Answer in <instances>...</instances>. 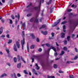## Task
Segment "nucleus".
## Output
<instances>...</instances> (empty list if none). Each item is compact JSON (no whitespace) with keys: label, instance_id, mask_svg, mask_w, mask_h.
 Wrapping results in <instances>:
<instances>
[{"label":"nucleus","instance_id":"1","mask_svg":"<svg viewBox=\"0 0 78 78\" xmlns=\"http://www.w3.org/2000/svg\"><path fill=\"white\" fill-rule=\"evenodd\" d=\"M38 2L39 3V5L38 6L33 8L34 9H35L38 12H39L40 11V7H41V3H44V0H39V1H38Z\"/></svg>","mask_w":78,"mask_h":78},{"label":"nucleus","instance_id":"2","mask_svg":"<svg viewBox=\"0 0 78 78\" xmlns=\"http://www.w3.org/2000/svg\"><path fill=\"white\" fill-rule=\"evenodd\" d=\"M22 36L23 37V40H21V44L22 46V49L23 50V45L25 44V38L24 37L25 36V33L24 31L22 32Z\"/></svg>","mask_w":78,"mask_h":78},{"label":"nucleus","instance_id":"3","mask_svg":"<svg viewBox=\"0 0 78 78\" xmlns=\"http://www.w3.org/2000/svg\"><path fill=\"white\" fill-rule=\"evenodd\" d=\"M50 47H51L50 48H49L48 50V52L49 53L51 50V49H52V50H53L54 51H55V52H56V50L55 49V47H53L52 46H51Z\"/></svg>","mask_w":78,"mask_h":78},{"label":"nucleus","instance_id":"4","mask_svg":"<svg viewBox=\"0 0 78 78\" xmlns=\"http://www.w3.org/2000/svg\"><path fill=\"white\" fill-rule=\"evenodd\" d=\"M57 22H55L54 23V25H52V27H56V25H57L58 24V23H59V22H61V19H59L57 21Z\"/></svg>","mask_w":78,"mask_h":78},{"label":"nucleus","instance_id":"5","mask_svg":"<svg viewBox=\"0 0 78 78\" xmlns=\"http://www.w3.org/2000/svg\"><path fill=\"white\" fill-rule=\"evenodd\" d=\"M34 20H35V22L38 23L39 21V19H38V18H36L35 19L34 18H32L31 19H30V22H32L34 21Z\"/></svg>","mask_w":78,"mask_h":78},{"label":"nucleus","instance_id":"6","mask_svg":"<svg viewBox=\"0 0 78 78\" xmlns=\"http://www.w3.org/2000/svg\"><path fill=\"white\" fill-rule=\"evenodd\" d=\"M32 57L35 58V59L37 60H39V57L37 55H33L32 56Z\"/></svg>","mask_w":78,"mask_h":78},{"label":"nucleus","instance_id":"7","mask_svg":"<svg viewBox=\"0 0 78 78\" xmlns=\"http://www.w3.org/2000/svg\"><path fill=\"white\" fill-rule=\"evenodd\" d=\"M5 50L8 54V56L9 57V49L8 48H5Z\"/></svg>","mask_w":78,"mask_h":78},{"label":"nucleus","instance_id":"8","mask_svg":"<svg viewBox=\"0 0 78 78\" xmlns=\"http://www.w3.org/2000/svg\"><path fill=\"white\" fill-rule=\"evenodd\" d=\"M16 46L18 47V48H20V44H19V42L16 41Z\"/></svg>","mask_w":78,"mask_h":78},{"label":"nucleus","instance_id":"9","mask_svg":"<svg viewBox=\"0 0 78 78\" xmlns=\"http://www.w3.org/2000/svg\"><path fill=\"white\" fill-rule=\"evenodd\" d=\"M54 34H55L53 33H52L51 34V35H52V37H49V39H53V36H54Z\"/></svg>","mask_w":78,"mask_h":78},{"label":"nucleus","instance_id":"10","mask_svg":"<svg viewBox=\"0 0 78 78\" xmlns=\"http://www.w3.org/2000/svg\"><path fill=\"white\" fill-rule=\"evenodd\" d=\"M7 76V74L5 73H4L2 75H1L0 76L1 78H3V77H4V76Z\"/></svg>","mask_w":78,"mask_h":78},{"label":"nucleus","instance_id":"11","mask_svg":"<svg viewBox=\"0 0 78 78\" xmlns=\"http://www.w3.org/2000/svg\"><path fill=\"white\" fill-rule=\"evenodd\" d=\"M2 33H3V27H1L0 29V34H2Z\"/></svg>","mask_w":78,"mask_h":78},{"label":"nucleus","instance_id":"12","mask_svg":"<svg viewBox=\"0 0 78 78\" xmlns=\"http://www.w3.org/2000/svg\"><path fill=\"white\" fill-rule=\"evenodd\" d=\"M17 68H18L19 69H20L21 67V63H18L17 65Z\"/></svg>","mask_w":78,"mask_h":78},{"label":"nucleus","instance_id":"13","mask_svg":"<svg viewBox=\"0 0 78 78\" xmlns=\"http://www.w3.org/2000/svg\"><path fill=\"white\" fill-rule=\"evenodd\" d=\"M41 33L43 34H44V35H47V31H45L44 32L42 31Z\"/></svg>","mask_w":78,"mask_h":78},{"label":"nucleus","instance_id":"14","mask_svg":"<svg viewBox=\"0 0 78 78\" xmlns=\"http://www.w3.org/2000/svg\"><path fill=\"white\" fill-rule=\"evenodd\" d=\"M13 49L14 51H17V47H16V44L14 45Z\"/></svg>","mask_w":78,"mask_h":78},{"label":"nucleus","instance_id":"15","mask_svg":"<svg viewBox=\"0 0 78 78\" xmlns=\"http://www.w3.org/2000/svg\"><path fill=\"white\" fill-rule=\"evenodd\" d=\"M46 27V25L44 24L43 25H42L41 27H40V29H42V28H45Z\"/></svg>","mask_w":78,"mask_h":78},{"label":"nucleus","instance_id":"16","mask_svg":"<svg viewBox=\"0 0 78 78\" xmlns=\"http://www.w3.org/2000/svg\"><path fill=\"white\" fill-rule=\"evenodd\" d=\"M61 37L62 38H64L65 36V34H64V33H62L61 34Z\"/></svg>","mask_w":78,"mask_h":78},{"label":"nucleus","instance_id":"17","mask_svg":"<svg viewBox=\"0 0 78 78\" xmlns=\"http://www.w3.org/2000/svg\"><path fill=\"white\" fill-rule=\"evenodd\" d=\"M35 66H36V69L37 70H39V67L38 66L37 64V63L35 64Z\"/></svg>","mask_w":78,"mask_h":78},{"label":"nucleus","instance_id":"18","mask_svg":"<svg viewBox=\"0 0 78 78\" xmlns=\"http://www.w3.org/2000/svg\"><path fill=\"white\" fill-rule=\"evenodd\" d=\"M23 30H25V23H24L23 24Z\"/></svg>","mask_w":78,"mask_h":78},{"label":"nucleus","instance_id":"19","mask_svg":"<svg viewBox=\"0 0 78 78\" xmlns=\"http://www.w3.org/2000/svg\"><path fill=\"white\" fill-rule=\"evenodd\" d=\"M35 47V46L34 45H32L30 47V48L31 49H33L34 48V47Z\"/></svg>","mask_w":78,"mask_h":78},{"label":"nucleus","instance_id":"20","mask_svg":"<svg viewBox=\"0 0 78 78\" xmlns=\"http://www.w3.org/2000/svg\"><path fill=\"white\" fill-rule=\"evenodd\" d=\"M41 63L42 67H44L45 66V64H44V62L42 61V62H41Z\"/></svg>","mask_w":78,"mask_h":78},{"label":"nucleus","instance_id":"21","mask_svg":"<svg viewBox=\"0 0 78 78\" xmlns=\"http://www.w3.org/2000/svg\"><path fill=\"white\" fill-rule=\"evenodd\" d=\"M27 52H29V45H28V44H27Z\"/></svg>","mask_w":78,"mask_h":78},{"label":"nucleus","instance_id":"22","mask_svg":"<svg viewBox=\"0 0 78 78\" xmlns=\"http://www.w3.org/2000/svg\"><path fill=\"white\" fill-rule=\"evenodd\" d=\"M23 72L24 73H25V74H26V75H28V73L27 72L26 70H24L23 71Z\"/></svg>","mask_w":78,"mask_h":78},{"label":"nucleus","instance_id":"23","mask_svg":"<svg viewBox=\"0 0 78 78\" xmlns=\"http://www.w3.org/2000/svg\"><path fill=\"white\" fill-rule=\"evenodd\" d=\"M48 78H55L54 76H48Z\"/></svg>","mask_w":78,"mask_h":78},{"label":"nucleus","instance_id":"24","mask_svg":"<svg viewBox=\"0 0 78 78\" xmlns=\"http://www.w3.org/2000/svg\"><path fill=\"white\" fill-rule=\"evenodd\" d=\"M30 36L32 37V38H33V39H34V36L33 34H30Z\"/></svg>","mask_w":78,"mask_h":78},{"label":"nucleus","instance_id":"25","mask_svg":"<svg viewBox=\"0 0 78 78\" xmlns=\"http://www.w3.org/2000/svg\"><path fill=\"white\" fill-rule=\"evenodd\" d=\"M74 62L71 61H67V64H70V63H73Z\"/></svg>","mask_w":78,"mask_h":78},{"label":"nucleus","instance_id":"26","mask_svg":"<svg viewBox=\"0 0 78 78\" xmlns=\"http://www.w3.org/2000/svg\"><path fill=\"white\" fill-rule=\"evenodd\" d=\"M13 60L15 62H17V58L16 57L14 58Z\"/></svg>","mask_w":78,"mask_h":78},{"label":"nucleus","instance_id":"27","mask_svg":"<svg viewBox=\"0 0 78 78\" xmlns=\"http://www.w3.org/2000/svg\"><path fill=\"white\" fill-rule=\"evenodd\" d=\"M31 5H32V3H31V2H30V4L29 5H28L27 7V8H29V7H30V6H31Z\"/></svg>","mask_w":78,"mask_h":78},{"label":"nucleus","instance_id":"28","mask_svg":"<svg viewBox=\"0 0 78 78\" xmlns=\"http://www.w3.org/2000/svg\"><path fill=\"white\" fill-rule=\"evenodd\" d=\"M51 2V0H50L47 3L48 5H50Z\"/></svg>","mask_w":78,"mask_h":78},{"label":"nucleus","instance_id":"29","mask_svg":"<svg viewBox=\"0 0 78 78\" xmlns=\"http://www.w3.org/2000/svg\"><path fill=\"white\" fill-rule=\"evenodd\" d=\"M12 40H9V42H8V44H11L12 42Z\"/></svg>","mask_w":78,"mask_h":78},{"label":"nucleus","instance_id":"30","mask_svg":"<svg viewBox=\"0 0 78 78\" xmlns=\"http://www.w3.org/2000/svg\"><path fill=\"white\" fill-rule=\"evenodd\" d=\"M45 45L47 47H50V44H45Z\"/></svg>","mask_w":78,"mask_h":78},{"label":"nucleus","instance_id":"31","mask_svg":"<svg viewBox=\"0 0 78 78\" xmlns=\"http://www.w3.org/2000/svg\"><path fill=\"white\" fill-rule=\"evenodd\" d=\"M64 50H65V51H67V48L66 47H64L63 48Z\"/></svg>","mask_w":78,"mask_h":78},{"label":"nucleus","instance_id":"32","mask_svg":"<svg viewBox=\"0 0 78 78\" xmlns=\"http://www.w3.org/2000/svg\"><path fill=\"white\" fill-rule=\"evenodd\" d=\"M67 21H64V22H62V23H61V25H63V24H65V23H67Z\"/></svg>","mask_w":78,"mask_h":78},{"label":"nucleus","instance_id":"33","mask_svg":"<svg viewBox=\"0 0 78 78\" xmlns=\"http://www.w3.org/2000/svg\"><path fill=\"white\" fill-rule=\"evenodd\" d=\"M64 53V52L63 51H62L61 53L60 54V55H62Z\"/></svg>","mask_w":78,"mask_h":78},{"label":"nucleus","instance_id":"34","mask_svg":"<svg viewBox=\"0 0 78 78\" xmlns=\"http://www.w3.org/2000/svg\"><path fill=\"white\" fill-rule=\"evenodd\" d=\"M21 59H22V60L23 61V62L24 63H25V62H25V60H23V58H22V56L21 57Z\"/></svg>","mask_w":78,"mask_h":78},{"label":"nucleus","instance_id":"35","mask_svg":"<svg viewBox=\"0 0 78 78\" xmlns=\"http://www.w3.org/2000/svg\"><path fill=\"white\" fill-rule=\"evenodd\" d=\"M54 68H55V69H56V68H57V65H56V64H54Z\"/></svg>","mask_w":78,"mask_h":78},{"label":"nucleus","instance_id":"36","mask_svg":"<svg viewBox=\"0 0 78 78\" xmlns=\"http://www.w3.org/2000/svg\"><path fill=\"white\" fill-rule=\"evenodd\" d=\"M1 21L2 23H4V22H5V19H1Z\"/></svg>","mask_w":78,"mask_h":78},{"label":"nucleus","instance_id":"37","mask_svg":"<svg viewBox=\"0 0 78 78\" xmlns=\"http://www.w3.org/2000/svg\"><path fill=\"white\" fill-rule=\"evenodd\" d=\"M31 15H32L31 13H30V14H28L27 15V17H30V16H31Z\"/></svg>","mask_w":78,"mask_h":78},{"label":"nucleus","instance_id":"38","mask_svg":"<svg viewBox=\"0 0 78 78\" xmlns=\"http://www.w3.org/2000/svg\"><path fill=\"white\" fill-rule=\"evenodd\" d=\"M53 8H51V10L50 11V12L51 13V12H53Z\"/></svg>","mask_w":78,"mask_h":78},{"label":"nucleus","instance_id":"39","mask_svg":"<svg viewBox=\"0 0 78 78\" xmlns=\"http://www.w3.org/2000/svg\"><path fill=\"white\" fill-rule=\"evenodd\" d=\"M17 76H18V77H20V76H21V75H20V74L19 73L17 74Z\"/></svg>","mask_w":78,"mask_h":78},{"label":"nucleus","instance_id":"40","mask_svg":"<svg viewBox=\"0 0 78 78\" xmlns=\"http://www.w3.org/2000/svg\"><path fill=\"white\" fill-rule=\"evenodd\" d=\"M70 36H68L67 37V40L68 41H69V38H70Z\"/></svg>","mask_w":78,"mask_h":78},{"label":"nucleus","instance_id":"41","mask_svg":"<svg viewBox=\"0 0 78 78\" xmlns=\"http://www.w3.org/2000/svg\"><path fill=\"white\" fill-rule=\"evenodd\" d=\"M7 65H8L9 66H11V64H10V63L7 62L6 63Z\"/></svg>","mask_w":78,"mask_h":78},{"label":"nucleus","instance_id":"42","mask_svg":"<svg viewBox=\"0 0 78 78\" xmlns=\"http://www.w3.org/2000/svg\"><path fill=\"white\" fill-rule=\"evenodd\" d=\"M32 59V62H34V58H33V57H32L31 58Z\"/></svg>","mask_w":78,"mask_h":78},{"label":"nucleus","instance_id":"43","mask_svg":"<svg viewBox=\"0 0 78 78\" xmlns=\"http://www.w3.org/2000/svg\"><path fill=\"white\" fill-rule=\"evenodd\" d=\"M58 72H59V73H64V72H63L61 71V70H59V71Z\"/></svg>","mask_w":78,"mask_h":78},{"label":"nucleus","instance_id":"44","mask_svg":"<svg viewBox=\"0 0 78 78\" xmlns=\"http://www.w3.org/2000/svg\"><path fill=\"white\" fill-rule=\"evenodd\" d=\"M70 78H74V76H73L69 75Z\"/></svg>","mask_w":78,"mask_h":78},{"label":"nucleus","instance_id":"45","mask_svg":"<svg viewBox=\"0 0 78 78\" xmlns=\"http://www.w3.org/2000/svg\"><path fill=\"white\" fill-rule=\"evenodd\" d=\"M12 20H10V24H12Z\"/></svg>","mask_w":78,"mask_h":78},{"label":"nucleus","instance_id":"46","mask_svg":"<svg viewBox=\"0 0 78 78\" xmlns=\"http://www.w3.org/2000/svg\"><path fill=\"white\" fill-rule=\"evenodd\" d=\"M42 49L41 48H40L39 50H38V51H39V52H41V51H42Z\"/></svg>","mask_w":78,"mask_h":78},{"label":"nucleus","instance_id":"47","mask_svg":"<svg viewBox=\"0 0 78 78\" xmlns=\"http://www.w3.org/2000/svg\"><path fill=\"white\" fill-rule=\"evenodd\" d=\"M17 59H18L19 60H20V57H19V55H17Z\"/></svg>","mask_w":78,"mask_h":78},{"label":"nucleus","instance_id":"48","mask_svg":"<svg viewBox=\"0 0 78 78\" xmlns=\"http://www.w3.org/2000/svg\"><path fill=\"white\" fill-rule=\"evenodd\" d=\"M75 50L76 52H78V50H77V48H75Z\"/></svg>","mask_w":78,"mask_h":78},{"label":"nucleus","instance_id":"49","mask_svg":"<svg viewBox=\"0 0 78 78\" xmlns=\"http://www.w3.org/2000/svg\"><path fill=\"white\" fill-rule=\"evenodd\" d=\"M72 9H69L67 11L68 12H70V11H71Z\"/></svg>","mask_w":78,"mask_h":78},{"label":"nucleus","instance_id":"50","mask_svg":"<svg viewBox=\"0 0 78 78\" xmlns=\"http://www.w3.org/2000/svg\"><path fill=\"white\" fill-rule=\"evenodd\" d=\"M11 17L12 19H14V16L13 15H12Z\"/></svg>","mask_w":78,"mask_h":78},{"label":"nucleus","instance_id":"51","mask_svg":"<svg viewBox=\"0 0 78 78\" xmlns=\"http://www.w3.org/2000/svg\"><path fill=\"white\" fill-rule=\"evenodd\" d=\"M63 30H65V29H66V26H63Z\"/></svg>","mask_w":78,"mask_h":78},{"label":"nucleus","instance_id":"52","mask_svg":"<svg viewBox=\"0 0 78 78\" xmlns=\"http://www.w3.org/2000/svg\"><path fill=\"white\" fill-rule=\"evenodd\" d=\"M78 58V57L77 56H76L74 57V59H76Z\"/></svg>","mask_w":78,"mask_h":78},{"label":"nucleus","instance_id":"53","mask_svg":"<svg viewBox=\"0 0 78 78\" xmlns=\"http://www.w3.org/2000/svg\"><path fill=\"white\" fill-rule=\"evenodd\" d=\"M37 42H39V38H37Z\"/></svg>","mask_w":78,"mask_h":78},{"label":"nucleus","instance_id":"54","mask_svg":"<svg viewBox=\"0 0 78 78\" xmlns=\"http://www.w3.org/2000/svg\"><path fill=\"white\" fill-rule=\"evenodd\" d=\"M5 37V35H2L1 36V37Z\"/></svg>","mask_w":78,"mask_h":78},{"label":"nucleus","instance_id":"55","mask_svg":"<svg viewBox=\"0 0 78 78\" xmlns=\"http://www.w3.org/2000/svg\"><path fill=\"white\" fill-rule=\"evenodd\" d=\"M17 18H18V19H19L20 18V16H19V14H18V15Z\"/></svg>","mask_w":78,"mask_h":78},{"label":"nucleus","instance_id":"56","mask_svg":"<svg viewBox=\"0 0 78 78\" xmlns=\"http://www.w3.org/2000/svg\"><path fill=\"white\" fill-rule=\"evenodd\" d=\"M14 76L15 78H17V77L16 76V74L15 73H14Z\"/></svg>","mask_w":78,"mask_h":78},{"label":"nucleus","instance_id":"57","mask_svg":"<svg viewBox=\"0 0 78 78\" xmlns=\"http://www.w3.org/2000/svg\"><path fill=\"white\" fill-rule=\"evenodd\" d=\"M75 36V34H72V38H73V37Z\"/></svg>","mask_w":78,"mask_h":78},{"label":"nucleus","instance_id":"58","mask_svg":"<svg viewBox=\"0 0 78 78\" xmlns=\"http://www.w3.org/2000/svg\"><path fill=\"white\" fill-rule=\"evenodd\" d=\"M32 72H36V70H35V69H33L32 70Z\"/></svg>","mask_w":78,"mask_h":78},{"label":"nucleus","instance_id":"59","mask_svg":"<svg viewBox=\"0 0 78 78\" xmlns=\"http://www.w3.org/2000/svg\"><path fill=\"white\" fill-rule=\"evenodd\" d=\"M17 21H16H16H15V25H17Z\"/></svg>","mask_w":78,"mask_h":78},{"label":"nucleus","instance_id":"60","mask_svg":"<svg viewBox=\"0 0 78 78\" xmlns=\"http://www.w3.org/2000/svg\"><path fill=\"white\" fill-rule=\"evenodd\" d=\"M6 37H8V38H9V34H7L6 36Z\"/></svg>","mask_w":78,"mask_h":78},{"label":"nucleus","instance_id":"61","mask_svg":"<svg viewBox=\"0 0 78 78\" xmlns=\"http://www.w3.org/2000/svg\"><path fill=\"white\" fill-rule=\"evenodd\" d=\"M43 19L42 18H41V19H40V21L41 22H42V20Z\"/></svg>","mask_w":78,"mask_h":78},{"label":"nucleus","instance_id":"62","mask_svg":"<svg viewBox=\"0 0 78 78\" xmlns=\"http://www.w3.org/2000/svg\"><path fill=\"white\" fill-rule=\"evenodd\" d=\"M72 15H73V14L72 13H70L69 14V16H72Z\"/></svg>","mask_w":78,"mask_h":78},{"label":"nucleus","instance_id":"63","mask_svg":"<svg viewBox=\"0 0 78 78\" xmlns=\"http://www.w3.org/2000/svg\"><path fill=\"white\" fill-rule=\"evenodd\" d=\"M67 43V41H64V44H66Z\"/></svg>","mask_w":78,"mask_h":78},{"label":"nucleus","instance_id":"64","mask_svg":"<svg viewBox=\"0 0 78 78\" xmlns=\"http://www.w3.org/2000/svg\"><path fill=\"white\" fill-rule=\"evenodd\" d=\"M54 55L55 56H56V55H57V53L56 52L54 54Z\"/></svg>","mask_w":78,"mask_h":78}]
</instances>
